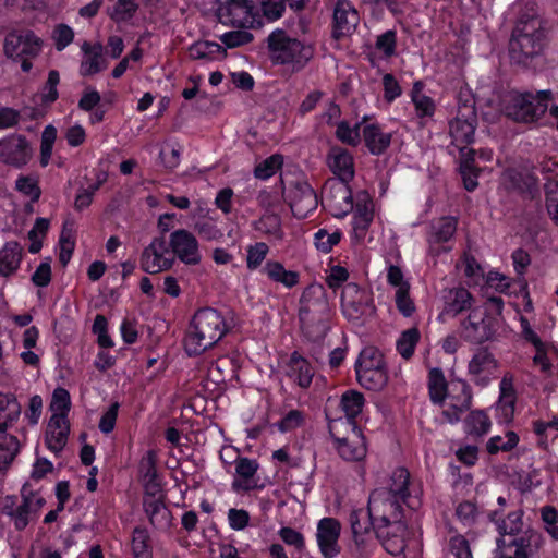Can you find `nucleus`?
<instances>
[{"label":"nucleus","mask_w":558,"mask_h":558,"mask_svg":"<svg viewBox=\"0 0 558 558\" xmlns=\"http://www.w3.org/2000/svg\"><path fill=\"white\" fill-rule=\"evenodd\" d=\"M410 473L404 468H397L392 471L386 486L378 489L390 493L391 497L402 499L411 509H415L420 505V500L412 499L409 492Z\"/></svg>","instance_id":"obj_23"},{"label":"nucleus","mask_w":558,"mask_h":558,"mask_svg":"<svg viewBox=\"0 0 558 558\" xmlns=\"http://www.w3.org/2000/svg\"><path fill=\"white\" fill-rule=\"evenodd\" d=\"M549 97V90L539 92L537 95L510 92L504 100V110L513 121L532 123L546 112Z\"/></svg>","instance_id":"obj_7"},{"label":"nucleus","mask_w":558,"mask_h":558,"mask_svg":"<svg viewBox=\"0 0 558 558\" xmlns=\"http://www.w3.org/2000/svg\"><path fill=\"white\" fill-rule=\"evenodd\" d=\"M449 390L444 372L439 367H434L428 373V392L433 403L441 404Z\"/></svg>","instance_id":"obj_33"},{"label":"nucleus","mask_w":558,"mask_h":558,"mask_svg":"<svg viewBox=\"0 0 558 558\" xmlns=\"http://www.w3.org/2000/svg\"><path fill=\"white\" fill-rule=\"evenodd\" d=\"M22 260V246L10 241L0 250V276L8 277L14 274Z\"/></svg>","instance_id":"obj_30"},{"label":"nucleus","mask_w":558,"mask_h":558,"mask_svg":"<svg viewBox=\"0 0 558 558\" xmlns=\"http://www.w3.org/2000/svg\"><path fill=\"white\" fill-rule=\"evenodd\" d=\"M269 247L264 242H257L247 248L246 265L250 270L258 268L266 258Z\"/></svg>","instance_id":"obj_52"},{"label":"nucleus","mask_w":558,"mask_h":558,"mask_svg":"<svg viewBox=\"0 0 558 558\" xmlns=\"http://www.w3.org/2000/svg\"><path fill=\"white\" fill-rule=\"evenodd\" d=\"M22 407L15 396L11 393H0V433L12 427L20 418Z\"/></svg>","instance_id":"obj_29"},{"label":"nucleus","mask_w":558,"mask_h":558,"mask_svg":"<svg viewBox=\"0 0 558 558\" xmlns=\"http://www.w3.org/2000/svg\"><path fill=\"white\" fill-rule=\"evenodd\" d=\"M340 530L339 521L333 518H324L318 522L316 538L324 558H333L340 553Z\"/></svg>","instance_id":"obj_19"},{"label":"nucleus","mask_w":558,"mask_h":558,"mask_svg":"<svg viewBox=\"0 0 558 558\" xmlns=\"http://www.w3.org/2000/svg\"><path fill=\"white\" fill-rule=\"evenodd\" d=\"M395 301L398 311L404 317H411L414 314L416 307L414 301L410 296V283H405L397 289Z\"/></svg>","instance_id":"obj_47"},{"label":"nucleus","mask_w":558,"mask_h":558,"mask_svg":"<svg viewBox=\"0 0 558 558\" xmlns=\"http://www.w3.org/2000/svg\"><path fill=\"white\" fill-rule=\"evenodd\" d=\"M54 46L58 51H62L74 39L73 29L66 24H59L53 31Z\"/></svg>","instance_id":"obj_62"},{"label":"nucleus","mask_w":558,"mask_h":558,"mask_svg":"<svg viewBox=\"0 0 558 558\" xmlns=\"http://www.w3.org/2000/svg\"><path fill=\"white\" fill-rule=\"evenodd\" d=\"M194 230L206 241H217L223 236L221 230L209 219L198 220L194 226Z\"/></svg>","instance_id":"obj_58"},{"label":"nucleus","mask_w":558,"mask_h":558,"mask_svg":"<svg viewBox=\"0 0 558 558\" xmlns=\"http://www.w3.org/2000/svg\"><path fill=\"white\" fill-rule=\"evenodd\" d=\"M547 41L545 21L537 15H522L509 39L510 62L524 69L535 68L544 54Z\"/></svg>","instance_id":"obj_2"},{"label":"nucleus","mask_w":558,"mask_h":558,"mask_svg":"<svg viewBox=\"0 0 558 558\" xmlns=\"http://www.w3.org/2000/svg\"><path fill=\"white\" fill-rule=\"evenodd\" d=\"M324 205L338 218L344 217L353 209L352 192L349 182L328 179L324 185Z\"/></svg>","instance_id":"obj_13"},{"label":"nucleus","mask_w":558,"mask_h":558,"mask_svg":"<svg viewBox=\"0 0 558 558\" xmlns=\"http://www.w3.org/2000/svg\"><path fill=\"white\" fill-rule=\"evenodd\" d=\"M329 304L322 284H310L300 299L301 328L311 341L322 340L328 330Z\"/></svg>","instance_id":"obj_4"},{"label":"nucleus","mask_w":558,"mask_h":558,"mask_svg":"<svg viewBox=\"0 0 558 558\" xmlns=\"http://www.w3.org/2000/svg\"><path fill=\"white\" fill-rule=\"evenodd\" d=\"M41 50L40 39L31 31L10 33L4 40V52L14 61L21 62L24 72H29L35 58Z\"/></svg>","instance_id":"obj_9"},{"label":"nucleus","mask_w":558,"mask_h":558,"mask_svg":"<svg viewBox=\"0 0 558 558\" xmlns=\"http://www.w3.org/2000/svg\"><path fill=\"white\" fill-rule=\"evenodd\" d=\"M495 319L483 308L474 307L461 322L460 336L473 344L490 341L495 335Z\"/></svg>","instance_id":"obj_10"},{"label":"nucleus","mask_w":558,"mask_h":558,"mask_svg":"<svg viewBox=\"0 0 558 558\" xmlns=\"http://www.w3.org/2000/svg\"><path fill=\"white\" fill-rule=\"evenodd\" d=\"M287 199L294 217L306 218L318 205L314 189L306 181H293L287 192Z\"/></svg>","instance_id":"obj_16"},{"label":"nucleus","mask_w":558,"mask_h":558,"mask_svg":"<svg viewBox=\"0 0 558 558\" xmlns=\"http://www.w3.org/2000/svg\"><path fill=\"white\" fill-rule=\"evenodd\" d=\"M457 231V220L452 217H442L432 226L430 243L449 241Z\"/></svg>","instance_id":"obj_39"},{"label":"nucleus","mask_w":558,"mask_h":558,"mask_svg":"<svg viewBox=\"0 0 558 558\" xmlns=\"http://www.w3.org/2000/svg\"><path fill=\"white\" fill-rule=\"evenodd\" d=\"M354 208V216L373 221L374 218V205L366 192H362L357 195V202Z\"/></svg>","instance_id":"obj_61"},{"label":"nucleus","mask_w":558,"mask_h":558,"mask_svg":"<svg viewBox=\"0 0 558 558\" xmlns=\"http://www.w3.org/2000/svg\"><path fill=\"white\" fill-rule=\"evenodd\" d=\"M327 165L335 174L333 179L350 182L354 178L353 157L345 148L331 147L327 155Z\"/></svg>","instance_id":"obj_24"},{"label":"nucleus","mask_w":558,"mask_h":558,"mask_svg":"<svg viewBox=\"0 0 558 558\" xmlns=\"http://www.w3.org/2000/svg\"><path fill=\"white\" fill-rule=\"evenodd\" d=\"M546 208L551 220L558 226V181L546 185Z\"/></svg>","instance_id":"obj_60"},{"label":"nucleus","mask_w":558,"mask_h":558,"mask_svg":"<svg viewBox=\"0 0 558 558\" xmlns=\"http://www.w3.org/2000/svg\"><path fill=\"white\" fill-rule=\"evenodd\" d=\"M365 146L372 155L384 154L391 143V133L384 132L377 124H366L362 129Z\"/></svg>","instance_id":"obj_26"},{"label":"nucleus","mask_w":558,"mask_h":558,"mask_svg":"<svg viewBox=\"0 0 558 558\" xmlns=\"http://www.w3.org/2000/svg\"><path fill=\"white\" fill-rule=\"evenodd\" d=\"M29 158L31 150L24 136L13 135L0 140V161L14 167H22L27 163Z\"/></svg>","instance_id":"obj_20"},{"label":"nucleus","mask_w":558,"mask_h":558,"mask_svg":"<svg viewBox=\"0 0 558 558\" xmlns=\"http://www.w3.org/2000/svg\"><path fill=\"white\" fill-rule=\"evenodd\" d=\"M397 33L393 29H388L381 35L377 36L375 48L380 51L386 58H390L396 52Z\"/></svg>","instance_id":"obj_54"},{"label":"nucleus","mask_w":558,"mask_h":558,"mask_svg":"<svg viewBox=\"0 0 558 558\" xmlns=\"http://www.w3.org/2000/svg\"><path fill=\"white\" fill-rule=\"evenodd\" d=\"M498 361L488 348H478L469 362L468 371L478 386H486L498 369Z\"/></svg>","instance_id":"obj_18"},{"label":"nucleus","mask_w":558,"mask_h":558,"mask_svg":"<svg viewBox=\"0 0 558 558\" xmlns=\"http://www.w3.org/2000/svg\"><path fill=\"white\" fill-rule=\"evenodd\" d=\"M418 86L420 83L414 84L412 100L414 102L417 116L429 117L434 113V102L429 97L420 93Z\"/></svg>","instance_id":"obj_57"},{"label":"nucleus","mask_w":558,"mask_h":558,"mask_svg":"<svg viewBox=\"0 0 558 558\" xmlns=\"http://www.w3.org/2000/svg\"><path fill=\"white\" fill-rule=\"evenodd\" d=\"M26 506H28V504L23 497L21 505H19L15 509L8 511V514L14 520V525L17 530H24L27 526L29 520L35 517L33 510L28 509Z\"/></svg>","instance_id":"obj_59"},{"label":"nucleus","mask_w":558,"mask_h":558,"mask_svg":"<svg viewBox=\"0 0 558 558\" xmlns=\"http://www.w3.org/2000/svg\"><path fill=\"white\" fill-rule=\"evenodd\" d=\"M223 48L214 41H196L189 48L190 57L194 60L211 61L216 54L221 53Z\"/></svg>","instance_id":"obj_44"},{"label":"nucleus","mask_w":558,"mask_h":558,"mask_svg":"<svg viewBox=\"0 0 558 558\" xmlns=\"http://www.w3.org/2000/svg\"><path fill=\"white\" fill-rule=\"evenodd\" d=\"M314 373L311 363L298 351L292 352L284 363L286 376L300 388L306 389L311 386Z\"/></svg>","instance_id":"obj_22"},{"label":"nucleus","mask_w":558,"mask_h":558,"mask_svg":"<svg viewBox=\"0 0 558 558\" xmlns=\"http://www.w3.org/2000/svg\"><path fill=\"white\" fill-rule=\"evenodd\" d=\"M477 128V113L473 100H465L459 104L457 116L449 123V133L452 144L463 151L474 142Z\"/></svg>","instance_id":"obj_8"},{"label":"nucleus","mask_w":558,"mask_h":558,"mask_svg":"<svg viewBox=\"0 0 558 558\" xmlns=\"http://www.w3.org/2000/svg\"><path fill=\"white\" fill-rule=\"evenodd\" d=\"M515 391L513 387V377L506 374L500 381V397L498 408L502 412L505 420L512 417L514 411Z\"/></svg>","instance_id":"obj_34"},{"label":"nucleus","mask_w":558,"mask_h":558,"mask_svg":"<svg viewBox=\"0 0 558 558\" xmlns=\"http://www.w3.org/2000/svg\"><path fill=\"white\" fill-rule=\"evenodd\" d=\"M389 494L386 490L374 489L369 495L367 509L377 538L390 555L398 556L407 547V525L402 521L404 502Z\"/></svg>","instance_id":"obj_1"},{"label":"nucleus","mask_w":558,"mask_h":558,"mask_svg":"<svg viewBox=\"0 0 558 558\" xmlns=\"http://www.w3.org/2000/svg\"><path fill=\"white\" fill-rule=\"evenodd\" d=\"M341 308L350 320H359L375 312L371 295L353 282L347 283L342 289Z\"/></svg>","instance_id":"obj_11"},{"label":"nucleus","mask_w":558,"mask_h":558,"mask_svg":"<svg viewBox=\"0 0 558 558\" xmlns=\"http://www.w3.org/2000/svg\"><path fill=\"white\" fill-rule=\"evenodd\" d=\"M82 51L84 52V59L82 60L80 72L83 76L97 74L107 68V62L102 58L104 47L101 44L90 45L84 41Z\"/></svg>","instance_id":"obj_25"},{"label":"nucleus","mask_w":558,"mask_h":558,"mask_svg":"<svg viewBox=\"0 0 558 558\" xmlns=\"http://www.w3.org/2000/svg\"><path fill=\"white\" fill-rule=\"evenodd\" d=\"M253 34L244 31H231L222 34L219 39L228 48H236L246 45L253 40Z\"/></svg>","instance_id":"obj_53"},{"label":"nucleus","mask_w":558,"mask_h":558,"mask_svg":"<svg viewBox=\"0 0 558 558\" xmlns=\"http://www.w3.org/2000/svg\"><path fill=\"white\" fill-rule=\"evenodd\" d=\"M15 187L32 201H37L40 197V189L36 180L29 177H20L15 182Z\"/></svg>","instance_id":"obj_64"},{"label":"nucleus","mask_w":558,"mask_h":558,"mask_svg":"<svg viewBox=\"0 0 558 558\" xmlns=\"http://www.w3.org/2000/svg\"><path fill=\"white\" fill-rule=\"evenodd\" d=\"M420 339L421 333L416 327H412L410 329L404 330L403 332H401L399 339L397 340L398 353L404 360L411 359Z\"/></svg>","instance_id":"obj_42"},{"label":"nucleus","mask_w":558,"mask_h":558,"mask_svg":"<svg viewBox=\"0 0 558 558\" xmlns=\"http://www.w3.org/2000/svg\"><path fill=\"white\" fill-rule=\"evenodd\" d=\"M350 524L355 543L363 544L364 536L369 532L371 527L374 529L373 520L369 518V511L362 509L353 510L350 513Z\"/></svg>","instance_id":"obj_35"},{"label":"nucleus","mask_w":558,"mask_h":558,"mask_svg":"<svg viewBox=\"0 0 558 558\" xmlns=\"http://www.w3.org/2000/svg\"><path fill=\"white\" fill-rule=\"evenodd\" d=\"M315 246L317 250L328 253L332 250L335 245H337L340 242L341 239V232L336 231L333 233H329L325 229H319L315 233Z\"/></svg>","instance_id":"obj_55"},{"label":"nucleus","mask_w":558,"mask_h":558,"mask_svg":"<svg viewBox=\"0 0 558 558\" xmlns=\"http://www.w3.org/2000/svg\"><path fill=\"white\" fill-rule=\"evenodd\" d=\"M167 254L169 251L165 236L154 238L141 254V269L150 275L171 269L175 259L174 256Z\"/></svg>","instance_id":"obj_12"},{"label":"nucleus","mask_w":558,"mask_h":558,"mask_svg":"<svg viewBox=\"0 0 558 558\" xmlns=\"http://www.w3.org/2000/svg\"><path fill=\"white\" fill-rule=\"evenodd\" d=\"M169 246L172 256L189 266H196L202 260L198 241L193 233L185 229H178L170 234Z\"/></svg>","instance_id":"obj_17"},{"label":"nucleus","mask_w":558,"mask_h":558,"mask_svg":"<svg viewBox=\"0 0 558 558\" xmlns=\"http://www.w3.org/2000/svg\"><path fill=\"white\" fill-rule=\"evenodd\" d=\"M263 272L270 280L282 283L287 288L296 286L300 277L299 272L286 270L283 265L276 260H268L263 268Z\"/></svg>","instance_id":"obj_32"},{"label":"nucleus","mask_w":558,"mask_h":558,"mask_svg":"<svg viewBox=\"0 0 558 558\" xmlns=\"http://www.w3.org/2000/svg\"><path fill=\"white\" fill-rule=\"evenodd\" d=\"M20 450L19 439L9 434L0 435V471L7 470Z\"/></svg>","instance_id":"obj_40"},{"label":"nucleus","mask_w":558,"mask_h":558,"mask_svg":"<svg viewBox=\"0 0 558 558\" xmlns=\"http://www.w3.org/2000/svg\"><path fill=\"white\" fill-rule=\"evenodd\" d=\"M444 314L457 316L465 310L472 307V294L465 288H452L444 295Z\"/></svg>","instance_id":"obj_27"},{"label":"nucleus","mask_w":558,"mask_h":558,"mask_svg":"<svg viewBox=\"0 0 558 558\" xmlns=\"http://www.w3.org/2000/svg\"><path fill=\"white\" fill-rule=\"evenodd\" d=\"M266 41L270 61L276 65H287L294 73L302 71L314 57L313 46L291 37L282 28L272 31Z\"/></svg>","instance_id":"obj_5"},{"label":"nucleus","mask_w":558,"mask_h":558,"mask_svg":"<svg viewBox=\"0 0 558 558\" xmlns=\"http://www.w3.org/2000/svg\"><path fill=\"white\" fill-rule=\"evenodd\" d=\"M218 16L222 24L240 28H252L257 22L251 0H227L219 8Z\"/></svg>","instance_id":"obj_14"},{"label":"nucleus","mask_w":558,"mask_h":558,"mask_svg":"<svg viewBox=\"0 0 558 558\" xmlns=\"http://www.w3.org/2000/svg\"><path fill=\"white\" fill-rule=\"evenodd\" d=\"M359 23V13L348 0H339L333 9L332 37L340 39L350 35Z\"/></svg>","instance_id":"obj_21"},{"label":"nucleus","mask_w":558,"mask_h":558,"mask_svg":"<svg viewBox=\"0 0 558 558\" xmlns=\"http://www.w3.org/2000/svg\"><path fill=\"white\" fill-rule=\"evenodd\" d=\"M229 326L220 312L213 307L198 310L184 339L189 356H196L213 348L227 333Z\"/></svg>","instance_id":"obj_3"},{"label":"nucleus","mask_w":558,"mask_h":558,"mask_svg":"<svg viewBox=\"0 0 558 558\" xmlns=\"http://www.w3.org/2000/svg\"><path fill=\"white\" fill-rule=\"evenodd\" d=\"M59 245H60L59 260L63 266H65L70 262L72 253L74 251V246H75L72 229L68 228L66 223H64L63 229L61 231L60 239H59Z\"/></svg>","instance_id":"obj_50"},{"label":"nucleus","mask_w":558,"mask_h":558,"mask_svg":"<svg viewBox=\"0 0 558 558\" xmlns=\"http://www.w3.org/2000/svg\"><path fill=\"white\" fill-rule=\"evenodd\" d=\"M492 522L496 524L498 533L504 535H518L523 529V510L518 509L508 513L502 519L499 510H494L488 514Z\"/></svg>","instance_id":"obj_28"},{"label":"nucleus","mask_w":558,"mask_h":558,"mask_svg":"<svg viewBox=\"0 0 558 558\" xmlns=\"http://www.w3.org/2000/svg\"><path fill=\"white\" fill-rule=\"evenodd\" d=\"M60 82V75L57 70H50L48 73V78L45 85L41 88L40 93V99L43 105H50L54 102L58 97L59 93L57 89V86Z\"/></svg>","instance_id":"obj_49"},{"label":"nucleus","mask_w":558,"mask_h":558,"mask_svg":"<svg viewBox=\"0 0 558 558\" xmlns=\"http://www.w3.org/2000/svg\"><path fill=\"white\" fill-rule=\"evenodd\" d=\"M364 396L362 392L356 390H348L341 396L340 405L345 416L343 418H354L362 412L364 407Z\"/></svg>","instance_id":"obj_38"},{"label":"nucleus","mask_w":558,"mask_h":558,"mask_svg":"<svg viewBox=\"0 0 558 558\" xmlns=\"http://www.w3.org/2000/svg\"><path fill=\"white\" fill-rule=\"evenodd\" d=\"M131 549L133 558H153L150 536L145 527L136 526L133 530Z\"/></svg>","instance_id":"obj_36"},{"label":"nucleus","mask_w":558,"mask_h":558,"mask_svg":"<svg viewBox=\"0 0 558 558\" xmlns=\"http://www.w3.org/2000/svg\"><path fill=\"white\" fill-rule=\"evenodd\" d=\"M385 368L384 356L380 351L374 347L364 348L355 363V371Z\"/></svg>","instance_id":"obj_41"},{"label":"nucleus","mask_w":558,"mask_h":558,"mask_svg":"<svg viewBox=\"0 0 558 558\" xmlns=\"http://www.w3.org/2000/svg\"><path fill=\"white\" fill-rule=\"evenodd\" d=\"M281 155H272L258 163L254 169V175L260 180H267L272 177L282 166Z\"/></svg>","instance_id":"obj_46"},{"label":"nucleus","mask_w":558,"mask_h":558,"mask_svg":"<svg viewBox=\"0 0 558 558\" xmlns=\"http://www.w3.org/2000/svg\"><path fill=\"white\" fill-rule=\"evenodd\" d=\"M360 385L368 390H379L387 384L386 368L355 371Z\"/></svg>","instance_id":"obj_37"},{"label":"nucleus","mask_w":558,"mask_h":558,"mask_svg":"<svg viewBox=\"0 0 558 558\" xmlns=\"http://www.w3.org/2000/svg\"><path fill=\"white\" fill-rule=\"evenodd\" d=\"M362 123H356L353 128L348 122L342 121L337 125L336 136L342 143L356 146L360 143V128Z\"/></svg>","instance_id":"obj_51"},{"label":"nucleus","mask_w":558,"mask_h":558,"mask_svg":"<svg viewBox=\"0 0 558 558\" xmlns=\"http://www.w3.org/2000/svg\"><path fill=\"white\" fill-rule=\"evenodd\" d=\"M490 427L492 421L483 410H473L464 418V432L474 439L484 437Z\"/></svg>","instance_id":"obj_31"},{"label":"nucleus","mask_w":558,"mask_h":558,"mask_svg":"<svg viewBox=\"0 0 558 558\" xmlns=\"http://www.w3.org/2000/svg\"><path fill=\"white\" fill-rule=\"evenodd\" d=\"M519 442V436L517 433L510 430L502 436H494L489 438L486 444V450L489 454H497L498 452H508L517 447Z\"/></svg>","instance_id":"obj_45"},{"label":"nucleus","mask_w":558,"mask_h":558,"mask_svg":"<svg viewBox=\"0 0 558 558\" xmlns=\"http://www.w3.org/2000/svg\"><path fill=\"white\" fill-rule=\"evenodd\" d=\"M49 407L53 413L68 414L71 408L69 391L61 387L54 389Z\"/></svg>","instance_id":"obj_56"},{"label":"nucleus","mask_w":558,"mask_h":558,"mask_svg":"<svg viewBox=\"0 0 558 558\" xmlns=\"http://www.w3.org/2000/svg\"><path fill=\"white\" fill-rule=\"evenodd\" d=\"M532 179L524 177L521 172L509 170L505 173V184L508 190L519 192L521 194L531 192Z\"/></svg>","instance_id":"obj_48"},{"label":"nucleus","mask_w":558,"mask_h":558,"mask_svg":"<svg viewBox=\"0 0 558 558\" xmlns=\"http://www.w3.org/2000/svg\"><path fill=\"white\" fill-rule=\"evenodd\" d=\"M329 433L339 456L347 461H361L366 457L365 437L355 421L336 418L329 423Z\"/></svg>","instance_id":"obj_6"},{"label":"nucleus","mask_w":558,"mask_h":558,"mask_svg":"<svg viewBox=\"0 0 558 558\" xmlns=\"http://www.w3.org/2000/svg\"><path fill=\"white\" fill-rule=\"evenodd\" d=\"M257 231L280 239L282 236L281 218L276 211H265V214L254 222Z\"/></svg>","instance_id":"obj_43"},{"label":"nucleus","mask_w":558,"mask_h":558,"mask_svg":"<svg viewBox=\"0 0 558 558\" xmlns=\"http://www.w3.org/2000/svg\"><path fill=\"white\" fill-rule=\"evenodd\" d=\"M156 463V452L153 450L147 451L140 462V473L142 474L143 480L149 478V481H151L153 478H157Z\"/></svg>","instance_id":"obj_63"},{"label":"nucleus","mask_w":558,"mask_h":558,"mask_svg":"<svg viewBox=\"0 0 558 558\" xmlns=\"http://www.w3.org/2000/svg\"><path fill=\"white\" fill-rule=\"evenodd\" d=\"M448 408L442 411V415L450 424L460 421L461 415L470 410L472 405V388L463 379H452L449 383V390L447 392Z\"/></svg>","instance_id":"obj_15"}]
</instances>
